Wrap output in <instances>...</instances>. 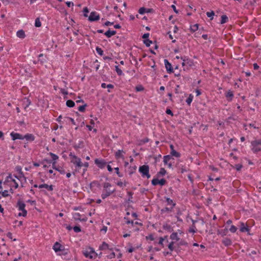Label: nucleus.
Segmentation results:
<instances>
[{"label":"nucleus","mask_w":261,"mask_h":261,"mask_svg":"<svg viewBox=\"0 0 261 261\" xmlns=\"http://www.w3.org/2000/svg\"><path fill=\"white\" fill-rule=\"evenodd\" d=\"M206 15L207 17L211 18V19H212L213 18V16L214 15V12L213 11L211 12H207L206 13Z\"/></svg>","instance_id":"38"},{"label":"nucleus","mask_w":261,"mask_h":261,"mask_svg":"<svg viewBox=\"0 0 261 261\" xmlns=\"http://www.w3.org/2000/svg\"><path fill=\"white\" fill-rule=\"evenodd\" d=\"M83 253L86 257L90 259L95 258L97 255L94 249L91 247H87L83 249Z\"/></svg>","instance_id":"1"},{"label":"nucleus","mask_w":261,"mask_h":261,"mask_svg":"<svg viewBox=\"0 0 261 261\" xmlns=\"http://www.w3.org/2000/svg\"><path fill=\"white\" fill-rule=\"evenodd\" d=\"M170 148L171 149V154L172 156H174L177 158L180 156V153L174 150L173 145L171 144L170 145Z\"/></svg>","instance_id":"14"},{"label":"nucleus","mask_w":261,"mask_h":261,"mask_svg":"<svg viewBox=\"0 0 261 261\" xmlns=\"http://www.w3.org/2000/svg\"><path fill=\"white\" fill-rule=\"evenodd\" d=\"M115 170L116 171V172L117 173V174L119 176V177H122L123 176V175L120 173L119 171V168L118 167H116V168H115Z\"/></svg>","instance_id":"48"},{"label":"nucleus","mask_w":261,"mask_h":261,"mask_svg":"<svg viewBox=\"0 0 261 261\" xmlns=\"http://www.w3.org/2000/svg\"><path fill=\"white\" fill-rule=\"evenodd\" d=\"M166 173V171L164 168H161L160 172L158 173V175H164Z\"/></svg>","instance_id":"34"},{"label":"nucleus","mask_w":261,"mask_h":261,"mask_svg":"<svg viewBox=\"0 0 261 261\" xmlns=\"http://www.w3.org/2000/svg\"><path fill=\"white\" fill-rule=\"evenodd\" d=\"M96 50L99 55L102 56L103 55V50L100 48L97 47Z\"/></svg>","instance_id":"39"},{"label":"nucleus","mask_w":261,"mask_h":261,"mask_svg":"<svg viewBox=\"0 0 261 261\" xmlns=\"http://www.w3.org/2000/svg\"><path fill=\"white\" fill-rule=\"evenodd\" d=\"M111 187V185L108 182H106L104 184L103 187L106 189L108 190V188Z\"/></svg>","instance_id":"54"},{"label":"nucleus","mask_w":261,"mask_h":261,"mask_svg":"<svg viewBox=\"0 0 261 261\" xmlns=\"http://www.w3.org/2000/svg\"><path fill=\"white\" fill-rule=\"evenodd\" d=\"M16 35L20 38H24L25 36L24 32L22 30L17 31Z\"/></svg>","instance_id":"21"},{"label":"nucleus","mask_w":261,"mask_h":261,"mask_svg":"<svg viewBox=\"0 0 261 261\" xmlns=\"http://www.w3.org/2000/svg\"><path fill=\"white\" fill-rule=\"evenodd\" d=\"M2 194L3 197H7L9 195L8 191L7 190H5L2 193Z\"/></svg>","instance_id":"51"},{"label":"nucleus","mask_w":261,"mask_h":261,"mask_svg":"<svg viewBox=\"0 0 261 261\" xmlns=\"http://www.w3.org/2000/svg\"><path fill=\"white\" fill-rule=\"evenodd\" d=\"M86 107V105L81 106L79 107L78 110L80 112H84L85 110Z\"/></svg>","instance_id":"42"},{"label":"nucleus","mask_w":261,"mask_h":261,"mask_svg":"<svg viewBox=\"0 0 261 261\" xmlns=\"http://www.w3.org/2000/svg\"><path fill=\"white\" fill-rule=\"evenodd\" d=\"M146 239L147 240H150L151 241H153L154 240V238L152 234H150L149 236H147L146 237Z\"/></svg>","instance_id":"57"},{"label":"nucleus","mask_w":261,"mask_h":261,"mask_svg":"<svg viewBox=\"0 0 261 261\" xmlns=\"http://www.w3.org/2000/svg\"><path fill=\"white\" fill-rule=\"evenodd\" d=\"M170 239L172 240H175L176 241H178L179 240V238L178 236L177 232H173L170 235Z\"/></svg>","instance_id":"20"},{"label":"nucleus","mask_w":261,"mask_h":261,"mask_svg":"<svg viewBox=\"0 0 261 261\" xmlns=\"http://www.w3.org/2000/svg\"><path fill=\"white\" fill-rule=\"evenodd\" d=\"M69 157L70 158L71 162L75 165L76 167H77L78 169L83 166V163L82 162L80 158H78L72 153L69 154Z\"/></svg>","instance_id":"2"},{"label":"nucleus","mask_w":261,"mask_h":261,"mask_svg":"<svg viewBox=\"0 0 261 261\" xmlns=\"http://www.w3.org/2000/svg\"><path fill=\"white\" fill-rule=\"evenodd\" d=\"M17 206L18 210L22 212L18 214L19 216H26L27 211L25 210V204L21 201H18L17 204Z\"/></svg>","instance_id":"5"},{"label":"nucleus","mask_w":261,"mask_h":261,"mask_svg":"<svg viewBox=\"0 0 261 261\" xmlns=\"http://www.w3.org/2000/svg\"><path fill=\"white\" fill-rule=\"evenodd\" d=\"M167 238V236L165 237V238H162V237H161L160 238V240H159V244L160 245H161V246H162L163 247H164V245H163V241L165 239V238Z\"/></svg>","instance_id":"45"},{"label":"nucleus","mask_w":261,"mask_h":261,"mask_svg":"<svg viewBox=\"0 0 261 261\" xmlns=\"http://www.w3.org/2000/svg\"><path fill=\"white\" fill-rule=\"evenodd\" d=\"M66 4L68 7H70L73 6V3L72 2H67Z\"/></svg>","instance_id":"61"},{"label":"nucleus","mask_w":261,"mask_h":261,"mask_svg":"<svg viewBox=\"0 0 261 261\" xmlns=\"http://www.w3.org/2000/svg\"><path fill=\"white\" fill-rule=\"evenodd\" d=\"M16 170L21 175H23V173L21 170V168L20 166H17L15 168Z\"/></svg>","instance_id":"44"},{"label":"nucleus","mask_w":261,"mask_h":261,"mask_svg":"<svg viewBox=\"0 0 261 261\" xmlns=\"http://www.w3.org/2000/svg\"><path fill=\"white\" fill-rule=\"evenodd\" d=\"M171 159V157L170 155H165L164 156V160L163 162L165 164H167L168 162Z\"/></svg>","instance_id":"29"},{"label":"nucleus","mask_w":261,"mask_h":261,"mask_svg":"<svg viewBox=\"0 0 261 261\" xmlns=\"http://www.w3.org/2000/svg\"><path fill=\"white\" fill-rule=\"evenodd\" d=\"M143 87L141 85L138 86L136 87V90L137 91H143Z\"/></svg>","instance_id":"47"},{"label":"nucleus","mask_w":261,"mask_h":261,"mask_svg":"<svg viewBox=\"0 0 261 261\" xmlns=\"http://www.w3.org/2000/svg\"><path fill=\"white\" fill-rule=\"evenodd\" d=\"M22 138H23V140L24 139H25L27 140H31V141H33L34 140V136L33 135L30 134H28L24 136H23Z\"/></svg>","instance_id":"19"},{"label":"nucleus","mask_w":261,"mask_h":261,"mask_svg":"<svg viewBox=\"0 0 261 261\" xmlns=\"http://www.w3.org/2000/svg\"><path fill=\"white\" fill-rule=\"evenodd\" d=\"M242 168V165L241 164H237L235 165V168L237 171H240Z\"/></svg>","instance_id":"49"},{"label":"nucleus","mask_w":261,"mask_h":261,"mask_svg":"<svg viewBox=\"0 0 261 261\" xmlns=\"http://www.w3.org/2000/svg\"><path fill=\"white\" fill-rule=\"evenodd\" d=\"M99 249L101 250H105L110 249L109 248V246L107 243L103 242L102 245L99 246Z\"/></svg>","instance_id":"22"},{"label":"nucleus","mask_w":261,"mask_h":261,"mask_svg":"<svg viewBox=\"0 0 261 261\" xmlns=\"http://www.w3.org/2000/svg\"><path fill=\"white\" fill-rule=\"evenodd\" d=\"M164 63L167 70L170 72H172V69L171 64L166 59L164 60Z\"/></svg>","instance_id":"16"},{"label":"nucleus","mask_w":261,"mask_h":261,"mask_svg":"<svg viewBox=\"0 0 261 261\" xmlns=\"http://www.w3.org/2000/svg\"><path fill=\"white\" fill-rule=\"evenodd\" d=\"M83 166L85 167V169H84V170H86L87 168H88L89 166V163L88 162L83 163Z\"/></svg>","instance_id":"62"},{"label":"nucleus","mask_w":261,"mask_h":261,"mask_svg":"<svg viewBox=\"0 0 261 261\" xmlns=\"http://www.w3.org/2000/svg\"><path fill=\"white\" fill-rule=\"evenodd\" d=\"M180 246H181V245H188V243L184 241V240H181L179 242V244H178Z\"/></svg>","instance_id":"53"},{"label":"nucleus","mask_w":261,"mask_h":261,"mask_svg":"<svg viewBox=\"0 0 261 261\" xmlns=\"http://www.w3.org/2000/svg\"><path fill=\"white\" fill-rule=\"evenodd\" d=\"M24 99L26 100L27 103V105H26V106L25 107L24 109H26L27 107H28L30 105H31V101H30V100L28 98H25Z\"/></svg>","instance_id":"58"},{"label":"nucleus","mask_w":261,"mask_h":261,"mask_svg":"<svg viewBox=\"0 0 261 261\" xmlns=\"http://www.w3.org/2000/svg\"><path fill=\"white\" fill-rule=\"evenodd\" d=\"M240 230L242 232H248L249 231V228L244 222H240Z\"/></svg>","instance_id":"12"},{"label":"nucleus","mask_w":261,"mask_h":261,"mask_svg":"<svg viewBox=\"0 0 261 261\" xmlns=\"http://www.w3.org/2000/svg\"><path fill=\"white\" fill-rule=\"evenodd\" d=\"M223 243L226 246H229L231 244V241L228 238H225L223 240Z\"/></svg>","instance_id":"24"},{"label":"nucleus","mask_w":261,"mask_h":261,"mask_svg":"<svg viewBox=\"0 0 261 261\" xmlns=\"http://www.w3.org/2000/svg\"><path fill=\"white\" fill-rule=\"evenodd\" d=\"M145 9L144 8H141L139 10V12L141 14H143L145 13Z\"/></svg>","instance_id":"55"},{"label":"nucleus","mask_w":261,"mask_h":261,"mask_svg":"<svg viewBox=\"0 0 261 261\" xmlns=\"http://www.w3.org/2000/svg\"><path fill=\"white\" fill-rule=\"evenodd\" d=\"M149 168L148 165H143L139 167V171L141 173L142 177H146L147 178L150 177V175L149 173Z\"/></svg>","instance_id":"4"},{"label":"nucleus","mask_w":261,"mask_h":261,"mask_svg":"<svg viewBox=\"0 0 261 261\" xmlns=\"http://www.w3.org/2000/svg\"><path fill=\"white\" fill-rule=\"evenodd\" d=\"M115 70L116 72L119 75H121L122 74L123 72L119 68L118 66H115Z\"/></svg>","instance_id":"33"},{"label":"nucleus","mask_w":261,"mask_h":261,"mask_svg":"<svg viewBox=\"0 0 261 261\" xmlns=\"http://www.w3.org/2000/svg\"><path fill=\"white\" fill-rule=\"evenodd\" d=\"M95 163L100 168H104L106 165V163L103 160L95 159Z\"/></svg>","instance_id":"8"},{"label":"nucleus","mask_w":261,"mask_h":261,"mask_svg":"<svg viewBox=\"0 0 261 261\" xmlns=\"http://www.w3.org/2000/svg\"><path fill=\"white\" fill-rule=\"evenodd\" d=\"M83 11L84 12V16L87 17L88 16V13L89 12L88 9L87 7H85L84 8Z\"/></svg>","instance_id":"43"},{"label":"nucleus","mask_w":261,"mask_h":261,"mask_svg":"<svg viewBox=\"0 0 261 261\" xmlns=\"http://www.w3.org/2000/svg\"><path fill=\"white\" fill-rule=\"evenodd\" d=\"M193 96L190 94L189 97L187 99L186 102L188 105H190L192 101Z\"/></svg>","instance_id":"30"},{"label":"nucleus","mask_w":261,"mask_h":261,"mask_svg":"<svg viewBox=\"0 0 261 261\" xmlns=\"http://www.w3.org/2000/svg\"><path fill=\"white\" fill-rule=\"evenodd\" d=\"M149 34L148 33H146V34H144L143 35V38L144 39H148V38L149 37Z\"/></svg>","instance_id":"63"},{"label":"nucleus","mask_w":261,"mask_h":261,"mask_svg":"<svg viewBox=\"0 0 261 261\" xmlns=\"http://www.w3.org/2000/svg\"><path fill=\"white\" fill-rule=\"evenodd\" d=\"M12 181L14 183V187H15V188L17 189L18 187V183L14 179H12Z\"/></svg>","instance_id":"59"},{"label":"nucleus","mask_w":261,"mask_h":261,"mask_svg":"<svg viewBox=\"0 0 261 261\" xmlns=\"http://www.w3.org/2000/svg\"><path fill=\"white\" fill-rule=\"evenodd\" d=\"M125 152L123 150H118L115 152V157L117 159H124V154Z\"/></svg>","instance_id":"10"},{"label":"nucleus","mask_w":261,"mask_h":261,"mask_svg":"<svg viewBox=\"0 0 261 261\" xmlns=\"http://www.w3.org/2000/svg\"><path fill=\"white\" fill-rule=\"evenodd\" d=\"M124 219L126 220V223L127 224H132L133 225L134 222L133 221L129 220L126 217H124Z\"/></svg>","instance_id":"60"},{"label":"nucleus","mask_w":261,"mask_h":261,"mask_svg":"<svg viewBox=\"0 0 261 261\" xmlns=\"http://www.w3.org/2000/svg\"><path fill=\"white\" fill-rule=\"evenodd\" d=\"M181 59L182 60V65L183 67L186 66H191L192 65V62L189 60L188 58H186V57L184 58H181Z\"/></svg>","instance_id":"11"},{"label":"nucleus","mask_w":261,"mask_h":261,"mask_svg":"<svg viewBox=\"0 0 261 261\" xmlns=\"http://www.w3.org/2000/svg\"><path fill=\"white\" fill-rule=\"evenodd\" d=\"M41 23L39 19L38 18H36L35 20V26L36 27H41Z\"/></svg>","instance_id":"37"},{"label":"nucleus","mask_w":261,"mask_h":261,"mask_svg":"<svg viewBox=\"0 0 261 261\" xmlns=\"http://www.w3.org/2000/svg\"><path fill=\"white\" fill-rule=\"evenodd\" d=\"M163 228L165 230H170V228H171V227L168 224H165V225H163Z\"/></svg>","instance_id":"50"},{"label":"nucleus","mask_w":261,"mask_h":261,"mask_svg":"<svg viewBox=\"0 0 261 261\" xmlns=\"http://www.w3.org/2000/svg\"><path fill=\"white\" fill-rule=\"evenodd\" d=\"M166 113H167V114H168L171 115H172V116H173V113L172 112V111H171L170 109H167V110H166Z\"/></svg>","instance_id":"64"},{"label":"nucleus","mask_w":261,"mask_h":261,"mask_svg":"<svg viewBox=\"0 0 261 261\" xmlns=\"http://www.w3.org/2000/svg\"><path fill=\"white\" fill-rule=\"evenodd\" d=\"M10 135L12 137L13 140H15L16 139L23 140V136L18 134L15 133L14 132H12L10 134Z\"/></svg>","instance_id":"9"},{"label":"nucleus","mask_w":261,"mask_h":261,"mask_svg":"<svg viewBox=\"0 0 261 261\" xmlns=\"http://www.w3.org/2000/svg\"><path fill=\"white\" fill-rule=\"evenodd\" d=\"M174 244V242H171L168 245V248L169 249V250H170L171 252L172 251L174 250V247H173Z\"/></svg>","instance_id":"35"},{"label":"nucleus","mask_w":261,"mask_h":261,"mask_svg":"<svg viewBox=\"0 0 261 261\" xmlns=\"http://www.w3.org/2000/svg\"><path fill=\"white\" fill-rule=\"evenodd\" d=\"M73 229L75 232H79L81 231V229L79 226H75L73 228Z\"/></svg>","instance_id":"46"},{"label":"nucleus","mask_w":261,"mask_h":261,"mask_svg":"<svg viewBox=\"0 0 261 261\" xmlns=\"http://www.w3.org/2000/svg\"><path fill=\"white\" fill-rule=\"evenodd\" d=\"M60 91L64 95H67L68 94V92L67 90L64 89H62V88H60Z\"/></svg>","instance_id":"52"},{"label":"nucleus","mask_w":261,"mask_h":261,"mask_svg":"<svg viewBox=\"0 0 261 261\" xmlns=\"http://www.w3.org/2000/svg\"><path fill=\"white\" fill-rule=\"evenodd\" d=\"M228 17L226 15H223L221 16V23L223 24L228 21Z\"/></svg>","instance_id":"27"},{"label":"nucleus","mask_w":261,"mask_h":261,"mask_svg":"<svg viewBox=\"0 0 261 261\" xmlns=\"http://www.w3.org/2000/svg\"><path fill=\"white\" fill-rule=\"evenodd\" d=\"M115 257V254L114 252H112L108 256L109 258H113Z\"/></svg>","instance_id":"56"},{"label":"nucleus","mask_w":261,"mask_h":261,"mask_svg":"<svg viewBox=\"0 0 261 261\" xmlns=\"http://www.w3.org/2000/svg\"><path fill=\"white\" fill-rule=\"evenodd\" d=\"M252 150L254 153L261 151V140H255L251 143Z\"/></svg>","instance_id":"3"},{"label":"nucleus","mask_w":261,"mask_h":261,"mask_svg":"<svg viewBox=\"0 0 261 261\" xmlns=\"http://www.w3.org/2000/svg\"><path fill=\"white\" fill-rule=\"evenodd\" d=\"M113 192L114 190H106V192L101 194V198L102 199H105L110 196Z\"/></svg>","instance_id":"15"},{"label":"nucleus","mask_w":261,"mask_h":261,"mask_svg":"<svg viewBox=\"0 0 261 261\" xmlns=\"http://www.w3.org/2000/svg\"><path fill=\"white\" fill-rule=\"evenodd\" d=\"M39 188H45L48 189V190L51 191L53 190V187L52 185H48L47 184H42L38 186Z\"/></svg>","instance_id":"17"},{"label":"nucleus","mask_w":261,"mask_h":261,"mask_svg":"<svg viewBox=\"0 0 261 261\" xmlns=\"http://www.w3.org/2000/svg\"><path fill=\"white\" fill-rule=\"evenodd\" d=\"M63 246L58 242H56L53 246V249L56 252H58V251H62Z\"/></svg>","instance_id":"13"},{"label":"nucleus","mask_w":261,"mask_h":261,"mask_svg":"<svg viewBox=\"0 0 261 261\" xmlns=\"http://www.w3.org/2000/svg\"><path fill=\"white\" fill-rule=\"evenodd\" d=\"M233 96V94L232 93V92L231 91H229L227 92L226 94V97L227 98H229L230 99H231L232 97Z\"/></svg>","instance_id":"31"},{"label":"nucleus","mask_w":261,"mask_h":261,"mask_svg":"<svg viewBox=\"0 0 261 261\" xmlns=\"http://www.w3.org/2000/svg\"><path fill=\"white\" fill-rule=\"evenodd\" d=\"M144 43L146 44L147 46H149L150 44L152 43V41L149 39H145L144 41Z\"/></svg>","instance_id":"40"},{"label":"nucleus","mask_w":261,"mask_h":261,"mask_svg":"<svg viewBox=\"0 0 261 261\" xmlns=\"http://www.w3.org/2000/svg\"><path fill=\"white\" fill-rule=\"evenodd\" d=\"M198 29V24H195L191 26L190 30L193 32L196 31Z\"/></svg>","instance_id":"28"},{"label":"nucleus","mask_w":261,"mask_h":261,"mask_svg":"<svg viewBox=\"0 0 261 261\" xmlns=\"http://www.w3.org/2000/svg\"><path fill=\"white\" fill-rule=\"evenodd\" d=\"M75 103L74 101L71 100H68L66 101V106L69 108H72L74 106Z\"/></svg>","instance_id":"25"},{"label":"nucleus","mask_w":261,"mask_h":261,"mask_svg":"<svg viewBox=\"0 0 261 261\" xmlns=\"http://www.w3.org/2000/svg\"><path fill=\"white\" fill-rule=\"evenodd\" d=\"M229 230L231 232L234 233V232H236V231L237 230V228L234 225H231Z\"/></svg>","instance_id":"41"},{"label":"nucleus","mask_w":261,"mask_h":261,"mask_svg":"<svg viewBox=\"0 0 261 261\" xmlns=\"http://www.w3.org/2000/svg\"><path fill=\"white\" fill-rule=\"evenodd\" d=\"M116 34V32L115 31H110L108 30L106 32H105V35L108 38L112 37V36L115 35Z\"/></svg>","instance_id":"18"},{"label":"nucleus","mask_w":261,"mask_h":261,"mask_svg":"<svg viewBox=\"0 0 261 261\" xmlns=\"http://www.w3.org/2000/svg\"><path fill=\"white\" fill-rule=\"evenodd\" d=\"M166 181L164 179L159 180L157 178H154L152 180L151 184L154 186H156L158 184H160L161 186H163L166 184Z\"/></svg>","instance_id":"7"},{"label":"nucleus","mask_w":261,"mask_h":261,"mask_svg":"<svg viewBox=\"0 0 261 261\" xmlns=\"http://www.w3.org/2000/svg\"><path fill=\"white\" fill-rule=\"evenodd\" d=\"M73 218L75 220H81V215L79 213H75L73 216Z\"/></svg>","instance_id":"36"},{"label":"nucleus","mask_w":261,"mask_h":261,"mask_svg":"<svg viewBox=\"0 0 261 261\" xmlns=\"http://www.w3.org/2000/svg\"><path fill=\"white\" fill-rule=\"evenodd\" d=\"M173 207H165L161 210V212L162 214L164 213H169L172 211Z\"/></svg>","instance_id":"26"},{"label":"nucleus","mask_w":261,"mask_h":261,"mask_svg":"<svg viewBox=\"0 0 261 261\" xmlns=\"http://www.w3.org/2000/svg\"><path fill=\"white\" fill-rule=\"evenodd\" d=\"M49 154L51 156L53 160L54 161V162H55L56 160H57L59 158L58 155H57L56 154H55L53 153L50 152Z\"/></svg>","instance_id":"32"},{"label":"nucleus","mask_w":261,"mask_h":261,"mask_svg":"<svg viewBox=\"0 0 261 261\" xmlns=\"http://www.w3.org/2000/svg\"><path fill=\"white\" fill-rule=\"evenodd\" d=\"M166 200L167 204L169 205H172V207L173 208V207L175 205V203L173 201L172 199H170L169 198H166Z\"/></svg>","instance_id":"23"},{"label":"nucleus","mask_w":261,"mask_h":261,"mask_svg":"<svg viewBox=\"0 0 261 261\" xmlns=\"http://www.w3.org/2000/svg\"><path fill=\"white\" fill-rule=\"evenodd\" d=\"M100 18L99 15L95 11L91 12L90 16L88 17V20L90 21H94L99 20Z\"/></svg>","instance_id":"6"}]
</instances>
